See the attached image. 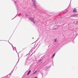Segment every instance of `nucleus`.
Here are the masks:
<instances>
[{"mask_svg": "<svg viewBox=\"0 0 78 78\" xmlns=\"http://www.w3.org/2000/svg\"><path fill=\"white\" fill-rule=\"evenodd\" d=\"M40 73L41 74L42 77H43V76H45L47 75V73H46V74L44 72V70H42L40 72Z\"/></svg>", "mask_w": 78, "mask_h": 78, "instance_id": "obj_1", "label": "nucleus"}, {"mask_svg": "<svg viewBox=\"0 0 78 78\" xmlns=\"http://www.w3.org/2000/svg\"><path fill=\"white\" fill-rule=\"evenodd\" d=\"M29 19L30 20L31 22H32L34 24H35V21H34V18H33L31 17H29Z\"/></svg>", "mask_w": 78, "mask_h": 78, "instance_id": "obj_2", "label": "nucleus"}, {"mask_svg": "<svg viewBox=\"0 0 78 78\" xmlns=\"http://www.w3.org/2000/svg\"><path fill=\"white\" fill-rule=\"evenodd\" d=\"M32 2H33V3L34 4V6H36V4H37V2H36V1L35 0H31Z\"/></svg>", "mask_w": 78, "mask_h": 78, "instance_id": "obj_3", "label": "nucleus"}, {"mask_svg": "<svg viewBox=\"0 0 78 78\" xmlns=\"http://www.w3.org/2000/svg\"><path fill=\"white\" fill-rule=\"evenodd\" d=\"M14 69H15V68H14L13 71H11V72L10 73L7 75L8 77V76H9V77H10V76H11V73H12V72H13V71H14Z\"/></svg>", "mask_w": 78, "mask_h": 78, "instance_id": "obj_4", "label": "nucleus"}, {"mask_svg": "<svg viewBox=\"0 0 78 78\" xmlns=\"http://www.w3.org/2000/svg\"><path fill=\"white\" fill-rule=\"evenodd\" d=\"M12 48L13 49V50H14V51L15 50V51H16V47H13L12 44Z\"/></svg>", "mask_w": 78, "mask_h": 78, "instance_id": "obj_5", "label": "nucleus"}, {"mask_svg": "<svg viewBox=\"0 0 78 78\" xmlns=\"http://www.w3.org/2000/svg\"><path fill=\"white\" fill-rule=\"evenodd\" d=\"M50 66H47V67H46L45 68H44V70L45 71L46 70H47L49 68V67Z\"/></svg>", "mask_w": 78, "mask_h": 78, "instance_id": "obj_6", "label": "nucleus"}, {"mask_svg": "<svg viewBox=\"0 0 78 78\" xmlns=\"http://www.w3.org/2000/svg\"><path fill=\"white\" fill-rule=\"evenodd\" d=\"M31 70H30L28 73H27V75H29V74H30V73L31 72Z\"/></svg>", "mask_w": 78, "mask_h": 78, "instance_id": "obj_7", "label": "nucleus"}, {"mask_svg": "<svg viewBox=\"0 0 78 78\" xmlns=\"http://www.w3.org/2000/svg\"><path fill=\"white\" fill-rule=\"evenodd\" d=\"M73 15L74 17H75L76 16H78V14H74Z\"/></svg>", "mask_w": 78, "mask_h": 78, "instance_id": "obj_8", "label": "nucleus"}, {"mask_svg": "<svg viewBox=\"0 0 78 78\" xmlns=\"http://www.w3.org/2000/svg\"><path fill=\"white\" fill-rule=\"evenodd\" d=\"M73 12H76V9H74L73 10Z\"/></svg>", "mask_w": 78, "mask_h": 78, "instance_id": "obj_9", "label": "nucleus"}, {"mask_svg": "<svg viewBox=\"0 0 78 78\" xmlns=\"http://www.w3.org/2000/svg\"><path fill=\"white\" fill-rule=\"evenodd\" d=\"M55 55H56V53H55L53 54V55L52 57V58H54V57H55Z\"/></svg>", "mask_w": 78, "mask_h": 78, "instance_id": "obj_10", "label": "nucleus"}, {"mask_svg": "<svg viewBox=\"0 0 78 78\" xmlns=\"http://www.w3.org/2000/svg\"><path fill=\"white\" fill-rule=\"evenodd\" d=\"M76 25L78 24V21H76Z\"/></svg>", "mask_w": 78, "mask_h": 78, "instance_id": "obj_11", "label": "nucleus"}, {"mask_svg": "<svg viewBox=\"0 0 78 78\" xmlns=\"http://www.w3.org/2000/svg\"><path fill=\"white\" fill-rule=\"evenodd\" d=\"M54 30H57V29H58V28L57 27V28H55L54 29Z\"/></svg>", "mask_w": 78, "mask_h": 78, "instance_id": "obj_12", "label": "nucleus"}, {"mask_svg": "<svg viewBox=\"0 0 78 78\" xmlns=\"http://www.w3.org/2000/svg\"><path fill=\"white\" fill-rule=\"evenodd\" d=\"M54 41H55V42H57V39H55L54 40Z\"/></svg>", "mask_w": 78, "mask_h": 78, "instance_id": "obj_13", "label": "nucleus"}, {"mask_svg": "<svg viewBox=\"0 0 78 78\" xmlns=\"http://www.w3.org/2000/svg\"><path fill=\"white\" fill-rule=\"evenodd\" d=\"M74 17V16H73V15H72L70 17Z\"/></svg>", "mask_w": 78, "mask_h": 78, "instance_id": "obj_14", "label": "nucleus"}, {"mask_svg": "<svg viewBox=\"0 0 78 78\" xmlns=\"http://www.w3.org/2000/svg\"><path fill=\"white\" fill-rule=\"evenodd\" d=\"M36 50H35L34 51V53H33L31 55H31H33V54H34V53H35V51H36Z\"/></svg>", "mask_w": 78, "mask_h": 78, "instance_id": "obj_15", "label": "nucleus"}, {"mask_svg": "<svg viewBox=\"0 0 78 78\" xmlns=\"http://www.w3.org/2000/svg\"><path fill=\"white\" fill-rule=\"evenodd\" d=\"M36 71H35L33 73V74H34V73H36Z\"/></svg>", "mask_w": 78, "mask_h": 78, "instance_id": "obj_16", "label": "nucleus"}, {"mask_svg": "<svg viewBox=\"0 0 78 78\" xmlns=\"http://www.w3.org/2000/svg\"><path fill=\"white\" fill-rule=\"evenodd\" d=\"M33 49H31V50H30V51H31H31H33Z\"/></svg>", "mask_w": 78, "mask_h": 78, "instance_id": "obj_17", "label": "nucleus"}, {"mask_svg": "<svg viewBox=\"0 0 78 78\" xmlns=\"http://www.w3.org/2000/svg\"><path fill=\"white\" fill-rule=\"evenodd\" d=\"M17 16V15H16V16L13 19H14V18H15V17H16V16Z\"/></svg>", "mask_w": 78, "mask_h": 78, "instance_id": "obj_18", "label": "nucleus"}, {"mask_svg": "<svg viewBox=\"0 0 78 78\" xmlns=\"http://www.w3.org/2000/svg\"><path fill=\"white\" fill-rule=\"evenodd\" d=\"M34 78H38V77H34Z\"/></svg>", "mask_w": 78, "mask_h": 78, "instance_id": "obj_19", "label": "nucleus"}, {"mask_svg": "<svg viewBox=\"0 0 78 78\" xmlns=\"http://www.w3.org/2000/svg\"><path fill=\"white\" fill-rule=\"evenodd\" d=\"M5 41V40H0V41Z\"/></svg>", "mask_w": 78, "mask_h": 78, "instance_id": "obj_20", "label": "nucleus"}, {"mask_svg": "<svg viewBox=\"0 0 78 78\" xmlns=\"http://www.w3.org/2000/svg\"><path fill=\"white\" fill-rule=\"evenodd\" d=\"M19 59L17 63L19 62Z\"/></svg>", "mask_w": 78, "mask_h": 78, "instance_id": "obj_21", "label": "nucleus"}, {"mask_svg": "<svg viewBox=\"0 0 78 78\" xmlns=\"http://www.w3.org/2000/svg\"><path fill=\"white\" fill-rule=\"evenodd\" d=\"M15 3H16L17 2H15Z\"/></svg>", "mask_w": 78, "mask_h": 78, "instance_id": "obj_22", "label": "nucleus"}, {"mask_svg": "<svg viewBox=\"0 0 78 78\" xmlns=\"http://www.w3.org/2000/svg\"><path fill=\"white\" fill-rule=\"evenodd\" d=\"M41 61V60H39V61Z\"/></svg>", "mask_w": 78, "mask_h": 78, "instance_id": "obj_23", "label": "nucleus"}, {"mask_svg": "<svg viewBox=\"0 0 78 78\" xmlns=\"http://www.w3.org/2000/svg\"><path fill=\"white\" fill-rule=\"evenodd\" d=\"M8 42L9 43V44H11V43H9V41H8Z\"/></svg>", "mask_w": 78, "mask_h": 78, "instance_id": "obj_24", "label": "nucleus"}, {"mask_svg": "<svg viewBox=\"0 0 78 78\" xmlns=\"http://www.w3.org/2000/svg\"><path fill=\"white\" fill-rule=\"evenodd\" d=\"M16 51V53H17V51Z\"/></svg>", "mask_w": 78, "mask_h": 78, "instance_id": "obj_25", "label": "nucleus"}, {"mask_svg": "<svg viewBox=\"0 0 78 78\" xmlns=\"http://www.w3.org/2000/svg\"><path fill=\"white\" fill-rule=\"evenodd\" d=\"M32 39H34V37H33V38H32Z\"/></svg>", "mask_w": 78, "mask_h": 78, "instance_id": "obj_26", "label": "nucleus"}, {"mask_svg": "<svg viewBox=\"0 0 78 78\" xmlns=\"http://www.w3.org/2000/svg\"><path fill=\"white\" fill-rule=\"evenodd\" d=\"M50 67H51V66H50Z\"/></svg>", "mask_w": 78, "mask_h": 78, "instance_id": "obj_27", "label": "nucleus"}, {"mask_svg": "<svg viewBox=\"0 0 78 78\" xmlns=\"http://www.w3.org/2000/svg\"><path fill=\"white\" fill-rule=\"evenodd\" d=\"M39 47V45L38 46V47Z\"/></svg>", "mask_w": 78, "mask_h": 78, "instance_id": "obj_28", "label": "nucleus"}, {"mask_svg": "<svg viewBox=\"0 0 78 78\" xmlns=\"http://www.w3.org/2000/svg\"><path fill=\"white\" fill-rule=\"evenodd\" d=\"M38 57H39V55H38Z\"/></svg>", "mask_w": 78, "mask_h": 78, "instance_id": "obj_29", "label": "nucleus"}, {"mask_svg": "<svg viewBox=\"0 0 78 78\" xmlns=\"http://www.w3.org/2000/svg\"><path fill=\"white\" fill-rule=\"evenodd\" d=\"M35 8H36V7H35Z\"/></svg>", "mask_w": 78, "mask_h": 78, "instance_id": "obj_30", "label": "nucleus"}, {"mask_svg": "<svg viewBox=\"0 0 78 78\" xmlns=\"http://www.w3.org/2000/svg\"><path fill=\"white\" fill-rule=\"evenodd\" d=\"M27 16L28 15H27Z\"/></svg>", "mask_w": 78, "mask_h": 78, "instance_id": "obj_31", "label": "nucleus"}]
</instances>
